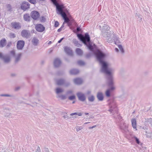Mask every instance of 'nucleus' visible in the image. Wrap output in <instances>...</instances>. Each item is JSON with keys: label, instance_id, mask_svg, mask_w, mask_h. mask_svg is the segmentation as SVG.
I'll list each match as a JSON object with an SVG mask.
<instances>
[{"label": "nucleus", "instance_id": "nucleus-1", "mask_svg": "<svg viewBox=\"0 0 152 152\" xmlns=\"http://www.w3.org/2000/svg\"><path fill=\"white\" fill-rule=\"evenodd\" d=\"M78 38L86 45L88 48L91 51L94 50V48L91 43L90 36L88 33H85L84 35L81 34H77Z\"/></svg>", "mask_w": 152, "mask_h": 152}, {"label": "nucleus", "instance_id": "nucleus-2", "mask_svg": "<svg viewBox=\"0 0 152 152\" xmlns=\"http://www.w3.org/2000/svg\"><path fill=\"white\" fill-rule=\"evenodd\" d=\"M110 28L107 25L104 24L103 26L101 34L103 37L106 38L107 42H112V40L110 37V34L108 32Z\"/></svg>", "mask_w": 152, "mask_h": 152}, {"label": "nucleus", "instance_id": "nucleus-3", "mask_svg": "<svg viewBox=\"0 0 152 152\" xmlns=\"http://www.w3.org/2000/svg\"><path fill=\"white\" fill-rule=\"evenodd\" d=\"M99 63L102 65V68L100 70L101 72L107 75V78L110 76L112 77L113 75L111 72L108 69V65L107 63L104 61Z\"/></svg>", "mask_w": 152, "mask_h": 152}, {"label": "nucleus", "instance_id": "nucleus-4", "mask_svg": "<svg viewBox=\"0 0 152 152\" xmlns=\"http://www.w3.org/2000/svg\"><path fill=\"white\" fill-rule=\"evenodd\" d=\"M119 129L121 131L125 134H127L129 133L128 129V125L123 120L119 121L118 124Z\"/></svg>", "mask_w": 152, "mask_h": 152}, {"label": "nucleus", "instance_id": "nucleus-5", "mask_svg": "<svg viewBox=\"0 0 152 152\" xmlns=\"http://www.w3.org/2000/svg\"><path fill=\"white\" fill-rule=\"evenodd\" d=\"M64 5L62 4L59 7H57L56 9L57 13L61 15L64 20V22L67 21L68 19L66 16V14L64 12Z\"/></svg>", "mask_w": 152, "mask_h": 152}, {"label": "nucleus", "instance_id": "nucleus-6", "mask_svg": "<svg viewBox=\"0 0 152 152\" xmlns=\"http://www.w3.org/2000/svg\"><path fill=\"white\" fill-rule=\"evenodd\" d=\"M95 55L97 60L99 62L103 61V60L105 56V54L100 50H97L95 53Z\"/></svg>", "mask_w": 152, "mask_h": 152}, {"label": "nucleus", "instance_id": "nucleus-7", "mask_svg": "<svg viewBox=\"0 0 152 152\" xmlns=\"http://www.w3.org/2000/svg\"><path fill=\"white\" fill-rule=\"evenodd\" d=\"M107 78L108 80V85L110 87L108 89L110 90V91H113L115 89V87L113 85V77L110 76Z\"/></svg>", "mask_w": 152, "mask_h": 152}, {"label": "nucleus", "instance_id": "nucleus-8", "mask_svg": "<svg viewBox=\"0 0 152 152\" xmlns=\"http://www.w3.org/2000/svg\"><path fill=\"white\" fill-rule=\"evenodd\" d=\"M56 84L58 86L63 85L65 87H67L70 85L69 82H66L63 79H60L56 80Z\"/></svg>", "mask_w": 152, "mask_h": 152}, {"label": "nucleus", "instance_id": "nucleus-9", "mask_svg": "<svg viewBox=\"0 0 152 152\" xmlns=\"http://www.w3.org/2000/svg\"><path fill=\"white\" fill-rule=\"evenodd\" d=\"M0 59L3 61L5 63H9L10 61V57L7 55H4L1 53H0Z\"/></svg>", "mask_w": 152, "mask_h": 152}, {"label": "nucleus", "instance_id": "nucleus-10", "mask_svg": "<svg viewBox=\"0 0 152 152\" xmlns=\"http://www.w3.org/2000/svg\"><path fill=\"white\" fill-rule=\"evenodd\" d=\"M30 34V31L26 30H23L21 33L22 36L27 39L29 37Z\"/></svg>", "mask_w": 152, "mask_h": 152}, {"label": "nucleus", "instance_id": "nucleus-11", "mask_svg": "<svg viewBox=\"0 0 152 152\" xmlns=\"http://www.w3.org/2000/svg\"><path fill=\"white\" fill-rule=\"evenodd\" d=\"M11 25L12 28L16 29L19 30L21 27V25L20 23L18 22H13L11 23Z\"/></svg>", "mask_w": 152, "mask_h": 152}, {"label": "nucleus", "instance_id": "nucleus-12", "mask_svg": "<svg viewBox=\"0 0 152 152\" xmlns=\"http://www.w3.org/2000/svg\"><path fill=\"white\" fill-rule=\"evenodd\" d=\"M25 45V42L23 40H19L17 42V48L18 50H22Z\"/></svg>", "mask_w": 152, "mask_h": 152}, {"label": "nucleus", "instance_id": "nucleus-13", "mask_svg": "<svg viewBox=\"0 0 152 152\" xmlns=\"http://www.w3.org/2000/svg\"><path fill=\"white\" fill-rule=\"evenodd\" d=\"M77 96L78 98V99L82 102L84 101L86 99L85 94L81 92H78L77 94Z\"/></svg>", "mask_w": 152, "mask_h": 152}, {"label": "nucleus", "instance_id": "nucleus-14", "mask_svg": "<svg viewBox=\"0 0 152 152\" xmlns=\"http://www.w3.org/2000/svg\"><path fill=\"white\" fill-rule=\"evenodd\" d=\"M30 4L28 2L24 1L23 2L21 6V9L24 11L26 10V9L29 8Z\"/></svg>", "mask_w": 152, "mask_h": 152}, {"label": "nucleus", "instance_id": "nucleus-15", "mask_svg": "<svg viewBox=\"0 0 152 152\" xmlns=\"http://www.w3.org/2000/svg\"><path fill=\"white\" fill-rule=\"evenodd\" d=\"M35 28L37 31L39 32H42L45 29V28L43 25L40 24H37Z\"/></svg>", "mask_w": 152, "mask_h": 152}, {"label": "nucleus", "instance_id": "nucleus-16", "mask_svg": "<svg viewBox=\"0 0 152 152\" xmlns=\"http://www.w3.org/2000/svg\"><path fill=\"white\" fill-rule=\"evenodd\" d=\"M39 16V13L36 11H34L31 12V17L34 20H37Z\"/></svg>", "mask_w": 152, "mask_h": 152}, {"label": "nucleus", "instance_id": "nucleus-17", "mask_svg": "<svg viewBox=\"0 0 152 152\" xmlns=\"http://www.w3.org/2000/svg\"><path fill=\"white\" fill-rule=\"evenodd\" d=\"M22 55V54L20 53L15 56L14 58H15V64L18 63L20 60Z\"/></svg>", "mask_w": 152, "mask_h": 152}, {"label": "nucleus", "instance_id": "nucleus-18", "mask_svg": "<svg viewBox=\"0 0 152 152\" xmlns=\"http://www.w3.org/2000/svg\"><path fill=\"white\" fill-rule=\"evenodd\" d=\"M65 51L70 56H72L73 53L72 50L70 48L67 46L65 47L64 48Z\"/></svg>", "mask_w": 152, "mask_h": 152}, {"label": "nucleus", "instance_id": "nucleus-19", "mask_svg": "<svg viewBox=\"0 0 152 152\" xmlns=\"http://www.w3.org/2000/svg\"><path fill=\"white\" fill-rule=\"evenodd\" d=\"M61 61L58 58H56L54 61V66L57 67L59 66L61 64Z\"/></svg>", "mask_w": 152, "mask_h": 152}, {"label": "nucleus", "instance_id": "nucleus-20", "mask_svg": "<svg viewBox=\"0 0 152 152\" xmlns=\"http://www.w3.org/2000/svg\"><path fill=\"white\" fill-rule=\"evenodd\" d=\"M108 111L111 113L114 114L115 113H117V109L116 106H115L114 107L111 106L110 108V109L108 110Z\"/></svg>", "mask_w": 152, "mask_h": 152}, {"label": "nucleus", "instance_id": "nucleus-21", "mask_svg": "<svg viewBox=\"0 0 152 152\" xmlns=\"http://www.w3.org/2000/svg\"><path fill=\"white\" fill-rule=\"evenodd\" d=\"M74 82L76 84L80 85L82 83L83 81L81 78H77L75 79Z\"/></svg>", "mask_w": 152, "mask_h": 152}, {"label": "nucleus", "instance_id": "nucleus-22", "mask_svg": "<svg viewBox=\"0 0 152 152\" xmlns=\"http://www.w3.org/2000/svg\"><path fill=\"white\" fill-rule=\"evenodd\" d=\"M31 17L29 14H26L23 15V19L25 21L29 22L30 20Z\"/></svg>", "mask_w": 152, "mask_h": 152}, {"label": "nucleus", "instance_id": "nucleus-23", "mask_svg": "<svg viewBox=\"0 0 152 152\" xmlns=\"http://www.w3.org/2000/svg\"><path fill=\"white\" fill-rule=\"evenodd\" d=\"M97 97L99 101H102L103 100V94L101 92H99L97 93Z\"/></svg>", "mask_w": 152, "mask_h": 152}, {"label": "nucleus", "instance_id": "nucleus-24", "mask_svg": "<svg viewBox=\"0 0 152 152\" xmlns=\"http://www.w3.org/2000/svg\"><path fill=\"white\" fill-rule=\"evenodd\" d=\"M6 43V40L5 38L2 39L0 41V47L2 48L5 46Z\"/></svg>", "mask_w": 152, "mask_h": 152}, {"label": "nucleus", "instance_id": "nucleus-25", "mask_svg": "<svg viewBox=\"0 0 152 152\" xmlns=\"http://www.w3.org/2000/svg\"><path fill=\"white\" fill-rule=\"evenodd\" d=\"M79 72V70L77 69H73L70 71V73L71 75H76Z\"/></svg>", "mask_w": 152, "mask_h": 152}, {"label": "nucleus", "instance_id": "nucleus-26", "mask_svg": "<svg viewBox=\"0 0 152 152\" xmlns=\"http://www.w3.org/2000/svg\"><path fill=\"white\" fill-rule=\"evenodd\" d=\"M38 42L39 40L35 37H34L32 40V44L35 46H36L38 44Z\"/></svg>", "mask_w": 152, "mask_h": 152}, {"label": "nucleus", "instance_id": "nucleus-27", "mask_svg": "<svg viewBox=\"0 0 152 152\" xmlns=\"http://www.w3.org/2000/svg\"><path fill=\"white\" fill-rule=\"evenodd\" d=\"M132 124V126L134 129H136V130H137L136 129V121L135 118H133L131 120Z\"/></svg>", "mask_w": 152, "mask_h": 152}, {"label": "nucleus", "instance_id": "nucleus-28", "mask_svg": "<svg viewBox=\"0 0 152 152\" xmlns=\"http://www.w3.org/2000/svg\"><path fill=\"white\" fill-rule=\"evenodd\" d=\"M53 4L56 6V9L57 7H59L62 4H59L57 1L56 0H50Z\"/></svg>", "mask_w": 152, "mask_h": 152}, {"label": "nucleus", "instance_id": "nucleus-29", "mask_svg": "<svg viewBox=\"0 0 152 152\" xmlns=\"http://www.w3.org/2000/svg\"><path fill=\"white\" fill-rule=\"evenodd\" d=\"M76 52L78 55L80 56L82 55L83 53V51L79 48H77L76 49Z\"/></svg>", "mask_w": 152, "mask_h": 152}, {"label": "nucleus", "instance_id": "nucleus-30", "mask_svg": "<svg viewBox=\"0 0 152 152\" xmlns=\"http://www.w3.org/2000/svg\"><path fill=\"white\" fill-rule=\"evenodd\" d=\"M73 42L76 46L80 47L81 46V45L78 42L76 39H73Z\"/></svg>", "mask_w": 152, "mask_h": 152}, {"label": "nucleus", "instance_id": "nucleus-31", "mask_svg": "<svg viewBox=\"0 0 152 152\" xmlns=\"http://www.w3.org/2000/svg\"><path fill=\"white\" fill-rule=\"evenodd\" d=\"M64 91V90L60 88H57L56 90V92L57 94H59L62 93Z\"/></svg>", "mask_w": 152, "mask_h": 152}, {"label": "nucleus", "instance_id": "nucleus-32", "mask_svg": "<svg viewBox=\"0 0 152 152\" xmlns=\"http://www.w3.org/2000/svg\"><path fill=\"white\" fill-rule=\"evenodd\" d=\"M88 99L89 101L91 102H93L95 99V98L93 95L91 96L88 97Z\"/></svg>", "mask_w": 152, "mask_h": 152}, {"label": "nucleus", "instance_id": "nucleus-33", "mask_svg": "<svg viewBox=\"0 0 152 152\" xmlns=\"http://www.w3.org/2000/svg\"><path fill=\"white\" fill-rule=\"evenodd\" d=\"M57 97L60 98L61 100H64L66 98V96L64 95H59Z\"/></svg>", "mask_w": 152, "mask_h": 152}, {"label": "nucleus", "instance_id": "nucleus-34", "mask_svg": "<svg viewBox=\"0 0 152 152\" xmlns=\"http://www.w3.org/2000/svg\"><path fill=\"white\" fill-rule=\"evenodd\" d=\"M64 115L63 116V117L66 120L71 118V117L67 115H66V113H64L63 114Z\"/></svg>", "mask_w": 152, "mask_h": 152}, {"label": "nucleus", "instance_id": "nucleus-35", "mask_svg": "<svg viewBox=\"0 0 152 152\" xmlns=\"http://www.w3.org/2000/svg\"><path fill=\"white\" fill-rule=\"evenodd\" d=\"M118 47L119 48L120 50L122 53H124V50L122 48V46L121 45H118Z\"/></svg>", "mask_w": 152, "mask_h": 152}, {"label": "nucleus", "instance_id": "nucleus-36", "mask_svg": "<svg viewBox=\"0 0 152 152\" xmlns=\"http://www.w3.org/2000/svg\"><path fill=\"white\" fill-rule=\"evenodd\" d=\"M145 121L150 124L152 126V118H147L145 119Z\"/></svg>", "mask_w": 152, "mask_h": 152}, {"label": "nucleus", "instance_id": "nucleus-37", "mask_svg": "<svg viewBox=\"0 0 152 152\" xmlns=\"http://www.w3.org/2000/svg\"><path fill=\"white\" fill-rule=\"evenodd\" d=\"M70 115L71 116L77 115L79 116H81L82 115V113H71Z\"/></svg>", "mask_w": 152, "mask_h": 152}, {"label": "nucleus", "instance_id": "nucleus-38", "mask_svg": "<svg viewBox=\"0 0 152 152\" xmlns=\"http://www.w3.org/2000/svg\"><path fill=\"white\" fill-rule=\"evenodd\" d=\"M77 64L78 65L80 66H82L85 65V62L81 60H80L77 61Z\"/></svg>", "mask_w": 152, "mask_h": 152}, {"label": "nucleus", "instance_id": "nucleus-39", "mask_svg": "<svg viewBox=\"0 0 152 152\" xmlns=\"http://www.w3.org/2000/svg\"><path fill=\"white\" fill-rule=\"evenodd\" d=\"M31 4H35L37 3L36 0H27Z\"/></svg>", "mask_w": 152, "mask_h": 152}, {"label": "nucleus", "instance_id": "nucleus-40", "mask_svg": "<svg viewBox=\"0 0 152 152\" xmlns=\"http://www.w3.org/2000/svg\"><path fill=\"white\" fill-rule=\"evenodd\" d=\"M110 91L108 89L106 92V95L107 97H109L110 96Z\"/></svg>", "mask_w": 152, "mask_h": 152}, {"label": "nucleus", "instance_id": "nucleus-41", "mask_svg": "<svg viewBox=\"0 0 152 152\" xmlns=\"http://www.w3.org/2000/svg\"><path fill=\"white\" fill-rule=\"evenodd\" d=\"M75 129L76 131L77 132H78L80 130L82 129V128L81 126H77L75 127Z\"/></svg>", "mask_w": 152, "mask_h": 152}, {"label": "nucleus", "instance_id": "nucleus-42", "mask_svg": "<svg viewBox=\"0 0 152 152\" xmlns=\"http://www.w3.org/2000/svg\"><path fill=\"white\" fill-rule=\"evenodd\" d=\"M75 97L74 95L70 96L69 97V99L70 100H72L75 99Z\"/></svg>", "mask_w": 152, "mask_h": 152}, {"label": "nucleus", "instance_id": "nucleus-43", "mask_svg": "<svg viewBox=\"0 0 152 152\" xmlns=\"http://www.w3.org/2000/svg\"><path fill=\"white\" fill-rule=\"evenodd\" d=\"M145 132L147 133L146 134H145L146 136L147 137H151L152 136V133H147V132L146 131H145Z\"/></svg>", "mask_w": 152, "mask_h": 152}, {"label": "nucleus", "instance_id": "nucleus-44", "mask_svg": "<svg viewBox=\"0 0 152 152\" xmlns=\"http://www.w3.org/2000/svg\"><path fill=\"white\" fill-rule=\"evenodd\" d=\"M64 22L67 23L68 25L69 26H71L72 25V23L69 21L68 19L67 20V21H66V22L64 21Z\"/></svg>", "mask_w": 152, "mask_h": 152}, {"label": "nucleus", "instance_id": "nucleus-45", "mask_svg": "<svg viewBox=\"0 0 152 152\" xmlns=\"http://www.w3.org/2000/svg\"><path fill=\"white\" fill-rule=\"evenodd\" d=\"M1 96H5V97H10L12 96V95L9 94H2L1 95Z\"/></svg>", "mask_w": 152, "mask_h": 152}, {"label": "nucleus", "instance_id": "nucleus-46", "mask_svg": "<svg viewBox=\"0 0 152 152\" xmlns=\"http://www.w3.org/2000/svg\"><path fill=\"white\" fill-rule=\"evenodd\" d=\"M68 18L69 19V21L72 23L74 22V20L71 17H70L69 18Z\"/></svg>", "mask_w": 152, "mask_h": 152}, {"label": "nucleus", "instance_id": "nucleus-47", "mask_svg": "<svg viewBox=\"0 0 152 152\" xmlns=\"http://www.w3.org/2000/svg\"><path fill=\"white\" fill-rule=\"evenodd\" d=\"M134 138L135 139V141L136 142V143L138 144H139L140 143V141L138 139L137 137H135Z\"/></svg>", "mask_w": 152, "mask_h": 152}, {"label": "nucleus", "instance_id": "nucleus-48", "mask_svg": "<svg viewBox=\"0 0 152 152\" xmlns=\"http://www.w3.org/2000/svg\"><path fill=\"white\" fill-rule=\"evenodd\" d=\"M40 20L42 22H44L45 21V19L43 16H42Z\"/></svg>", "mask_w": 152, "mask_h": 152}, {"label": "nucleus", "instance_id": "nucleus-49", "mask_svg": "<svg viewBox=\"0 0 152 152\" xmlns=\"http://www.w3.org/2000/svg\"><path fill=\"white\" fill-rule=\"evenodd\" d=\"M59 23L57 21H56L55 22L54 26L56 27H58L59 26Z\"/></svg>", "mask_w": 152, "mask_h": 152}, {"label": "nucleus", "instance_id": "nucleus-50", "mask_svg": "<svg viewBox=\"0 0 152 152\" xmlns=\"http://www.w3.org/2000/svg\"><path fill=\"white\" fill-rule=\"evenodd\" d=\"M10 53L14 57H15V56L16 55H15V52L14 51V50H12V51H11V52H10Z\"/></svg>", "mask_w": 152, "mask_h": 152}, {"label": "nucleus", "instance_id": "nucleus-51", "mask_svg": "<svg viewBox=\"0 0 152 152\" xmlns=\"http://www.w3.org/2000/svg\"><path fill=\"white\" fill-rule=\"evenodd\" d=\"M37 2L40 3H42L45 1V0H36Z\"/></svg>", "mask_w": 152, "mask_h": 152}, {"label": "nucleus", "instance_id": "nucleus-52", "mask_svg": "<svg viewBox=\"0 0 152 152\" xmlns=\"http://www.w3.org/2000/svg\"><path fill=\"white\" fill-rule=\"evenodd\" d=\"M43 150L45 152H49L48 148H44Z\"/></svg>", "mask_w": 152, "mask_h": 152}, {"label": "nucleus", "instance_id": "nucleus-53", "mask_svg": "<svg viewBox=\"0 0 152 152\" xmlns=\"http://www.w3.org/2000/svg\"><path fill=\"white\" fill-rule=\"evenodd\" d=\"M35 152H41V149L39 146L37 147V148Z\"/></svg>", "mask_w": 152, "mask_h": 152}, {"label": "nucleus", "instance_id": "nucleus-54", "mask_svg": "<svg viewBox=\"0 0 152 152\" xmlns=\"http://www.w3.org/2000/svg\"><path fill=\"white\" fill-rule=\"evenodd\" d=\"M72 91L71 90H69L67 91L66 92V94L68 95L69 94H72Z\"/></svg>", "mask_w": 152, "mask_h": 152}, {"label": "nucleus", "instance_id": "nucleus-55", "mask_svg": "<svg viewBox=\"0 0 152 152\" xmlns=\"http://www.w3.org/2000/svg\"><path fill=\"white\" fill-rule=\"evenodd\" d=\"M115 44L116 45H118V44L120 43L119 40L117 39L116 41H115Z\"/></svg>", "mask_w": 152, "mask_h": 152}, {"label": "nucleus", "instance_id": "nucleus-56", "mask_svg": "<svg viewBox=\"0 0 152 152\" xmlns=\"http://www.w3.org/2000/svg\"><path fill=\"white\" fill-rule=\"evenodd\" d=\"M91 56V54L89 53L87 54L86 55V57L87 58H88Z\"/></svg>", "mask_w": 152, "mask_h": 152}, {"label": "nucleus", "instance_id": "nucleus-57", "mask_svg": "<svg viewBox=\"0 0 152 152\" xmlns=\"http://www.w3.org/2000/svg\"><path fill=\"white\" fill-rule=\"evenodd\" d=\"M140 15H139V14L136 13L135 15V17L136 18L138 19L140 17Z\"/></svg>", "mask_w": 152, "mask_h": 152}, {"label": "nucleus", "instance_id": "nucleus-58", "mask_svg": "<svg viewBox=\"0 0 152 152\" xmlns=\"http://www.w3.org/2000/svg\"><path fill=\"white\" fill-rule=\"evenodd\" d=\"M10 36L13 38H14L16 37L15 34L14 33L11 34H10Z\"/></svg>", "mask_w": 152, "mask_h": 152}, {"label": "nucleus", "instance_id": "nucleus-59", "mask_svg": "<svg viewBox=\"0 0 152 152\" xmlns=\"http://www.w3.org/2000/svg\"><path fill=\"white\" fill-rule=\"evenodd\" d=\"M7 7L9 8V10H10L11 9V7L10 5L9 4L7 5Z\"/></svg>", "mask_w": 152, "mask_h": 152}, {"label": "nucleus", "instance_id": "nucleus-60", "mask_svg": "<svg viewBox=\"0 0 152 152\" xmlns=\"http://www.w3.org/2000/svg\"><path fill=\"white\" fill-rule=\"evenodd\" d=\"M11 45V42H9L7 45V47L8 48V47H10Z\"/></svg>", "mask_w": 152, "mask_h": 152}, {"label": "nucleus", "instance_id": "nucleus-61", "mask_svg": "<svg viewBox=\"0 0 152 152\" xmlns=\"http://www.w3.org/2000/svg\"><path fill=\"white\" fill-rule=\"evenodd\" d=\"M76 30L77 31H80L81 30L80 28L79 27H77L76 29Z\"/></svg>", "mask_w": 152, "mask_h": 152}, {"label": "nucleus", "instance_id": "nucleus-62", "mask_svg": "<svg viewBox=\"0 0 152 152\" xmlns=\"http://www.w3.org/2000/svg\"><path fill=\"white\" fill-rule=\"evenodd\" d=\"M4 116L5 117H8L10 115V114L9 113H6V114L4 113Z\"/></svg>", "mask_w": 152, "mask_h": 152}, {"label": "nucleus", "instance_id": "nucleus-63", "mask_svg": "<svg viewBox=\"0 0 152 152\" xmlns=\"http://www.w3.org/2000/svg\"><path fill=\"white\" fill-rule=\"evenodd\" d=\"M64 39V38H63V37L61 38L60 40H59L58 41V43H60Z\"/></svg>", "mask_w": 152, "mask_h": 152}, {"label": "nucleus", "instance_id": "nucleus-64", "mask_svg": "<svg viewBox=\"0 0 152 152\" xmlns=\"http://www.w3.org/2000/svg\"><path fill=\"white\" fill-rule=\"evenodd\" d=\"M118 119L119 120H120L119 121H121V120H121V119H122V117L121 116H118Z\"/></svg>", "mask_w": 152, "mask_h": 152}]
</instances>
